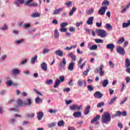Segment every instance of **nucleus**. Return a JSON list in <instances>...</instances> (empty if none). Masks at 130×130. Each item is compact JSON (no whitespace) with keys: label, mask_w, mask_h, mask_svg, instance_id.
I'll list each match as a JSON object with an SVG mask.
<instances>
[{"label":"nucleus","mask_w":130,"mask_h":130,"mask_svg":"<svg viewBox=\"0 0 130 130\" xmlns=\"http://www.w3.org/2000/svg\"><path fill=\"white\" fill-rule=\"evenodd\" d=\"M73 115L74 117H75V118H78L82 116V112H81V111L75 112Z\"/></svg>","instance_id":"nucleus-11"},{"label":"nucleus","mask_w":130,"mask_h":130,"mask_svg":"<svg viewBox=\"0 0 130 130\" xmlns=\"http://www.w3.org/2000/svg\"><path fill=\"white\" fill-rule=\"evenodd\" d=\"M71 110H81L82 109V105L79 106L76 105H73L72 106L70 107Z\"/></svg>","instance_id":"nucleus-8"},{"label":"nucleus","mask_w":130,"mask_h":130,"mask_svg":"<svg viewBox=\"0 0 130 130\" xmlns=\"http://www.w3.org/2000/svg\"><path fill=\"white\" fill-rule=\"evenodd\" d=\"M17 34V30L16 29H13L12 30V36L14 37V35Z\"/></svg>","instance_id":"nucleus-64"},{"label":"nucleus","mask_w":130,"mask_h":130,"mask_svg":"<svg viewBox=\"0 0 130 130\" xmlns=\"http://www.w3.org/2000/svg\"><path fill=\"white\" fill-rule=\"evenodd\" d=\"M50 50L49 49L44 48L43 51V53L44 54H45V53H47V52H49Z\"/></svg>","instance_id":"nucleus-55"},{"label":"nucleus","mask_w":130,"mask_h":130,"mask_svg":"<svg viewBox=\"0 0 130 130\" xmlns=\"http://www.w3.org/2000/svg\"><path fill=\"white\" fill-rule=\"evenodd\" d=\"M127 101V98H124V100H122V101L120 102V105H122V104H123L124 103H125V102H126Z\"/></svg>","instance_id":"nucleus-54"},{"label":"nucleus","mask_w":130,"mask_h":130,"mask_svg":"<svg viewBox=\"0 0 130 130\" xmlns=\"http://www.w3.org/2000/svg\"><path fill=\"white\" fill-rule=\"evenodd\" d=\"M124 38H121L118 41V44H122L123 42L124 41Z\"/></svg>","instance_id":"nucleus-42"},{"label":"nucleus","mask_w":130,"mask_h":130,"mask_svg":"<svg viewBox=\"0 0 130 130\" xmlns=\"http://www.w3.org/2000/svg\"><path fill=\"white\" fill-rule=\"evenodd\" d=\"M6 84H7V86H8V87H10V86H11V85H13V82L12 81V80H9L8 81H7Z\"/></svg>","instance_id":"nucleus-52"},{"label":"nucleus","mask_w":130,"mask_h":130,"mask_svg":"<svg viewBox=\"0 0 130 130\" xmlns=\"http://www.w3.org/2000/svg\"><path fill=\"white\" fill-rule=\"evenodd\" d=\"M54 38H58L59 37V32H58V30L57 29H55L54 30Z\"/></svg>","instance_id":"nucleus-27"},{"label":"nucleus","mask_w":130,"mask_h":130,"mask_svg":"<svg viewBox=\"0 0 130 130\" xmlns=\"http://www.w3.org/2000/svg\"><path fill=\"white\" fill-rule=\"evenodd\" d=\"M84 83L86 84V82H85V81H82L81 80H79L77 82V85L78 87H83V86L84 85Z\"/></svg>","instance_id":"nucleus-21"},{"label":"nucleus","mask_w":130,"mask_h":130,"mask_svg":"<svg viewBox=\"0 0 130 130\" xmlns=\"http://www.w3.org/2000/svg\"><path fill=\"white\" fill-rule=\"evenodd\" d=\"M43 113L42 112H39L37 114L38 119V120H41L43 118Z\"/></svg>","instance_id":"nucleus-17"},{"label":"nucleus","mask_w":130,"mask_h":130,"mask_svg":"<svg viewBox=\"0 0 130 130\" xmlns=\"http://www.w3.org/2000/svg\"><path fill=\"white\" fill-rule=\"evenodd\" d=\"M17 107L20 106H27V103L23 102V100L21 99H18L17 102Z\"/></svg>","instance_id":"nucleus-5"},{"label":"nucleus","mask_w":130,"mask_h":130,"mask_svg":"<svg viewBox=\"0 0 130 130\" xmlns=\"http://www.w3.org/2000/svg\"><path fill=\"white\" fill-rule=\"evenodd\" d=\"M68 56L69 57H71V58H72L73 60H74V61H76V60H77V56L74 55V53H73V52H71L70 54H69Z\"/></svg>","instance_id":"nucleus-16"},{"label":"nucleus","mask_w":130,"mask_h":130,"mask_svg":"<svg viewBox=\"0 0 130 130\" xmlns=\"http://www.w3.org/2000/svg\"><path fill=\"white\" fill-rule=\"evenodd\" d=\"M58 126H62L64 125V121L63 120H61L57 123Z\"/></svg>","instance_id":"nucleus-40"},{"label":"nucleus","mask_w":130,"mask_h":130,"mask_svg":"<svg viewBox=\"0 0 130 130\" xmlns=\"http://www.w3.org/2000/svg\"><path fill=\"white\" fill-rule=\"evenodd\" d=\"M74 67H75V63L71 62L68 67V70L69 71H73L74 70Z\"/></svg>","instance_id":"nucleus-26"},{"label":"nucleus","mask_w":130,"mask_h":130,"mask_svg":"<svg viewBox=\"0 0 130 130\" xmlns=\"http://www.w3.org/2000/svg\"><path fill=\"white\" fill-rule=\"evenodd\" d=\"M83 21H81L80 22H77L76 24V27H80V26H81V25H82L83 24Z\"/></svg>","instance_id":"nucleus-60"},{"label":"nucleus","mask_w":130,"mask_h":130,"mask_svg":"<svg viewBox=\"0 0 130 130\" xmlns=\"http://www.w3.org/2000/svg\"><path fill=\"white\" fill-rule=\"evenodd\" d=\"M63 10V8H59L58 9H55L53 13V15H58L59 13H61V12H62Z\"/></svg>","instance_id":"nucleus-14"},{"label":"nucleus","mask_w":130,"mask_h":130,"mask_svg":"<svg viewBox=\"0 0 130 130\" xmlns=\"http://www.w3.org/2000/svg\"><path fill=\"white\" fill-rule=\"evenodd\" d=\"M59 79H56V82L55 83V85H54V88H56L59 86V84H60V82H64V76H61L59 77Z\"/></svg>","instance_id":"nucleus-3"},{"label":"nucleus","mask_w":130,"mask_h":130,"mask_svg":"<svg viewBox=\"0 0 130 130\" xmlns=\"http://www.w3.org/2000/svg\"><path fill=\"white\" fill-rule=\"evenodd\" d=\"M87 89L88 91H93L94 90V87L92 86V85H89L87 86Z\"/></svg>","instance_id":"nucleus-48"},{"label":"nucleus","mask_w":130,"mask_h":130,"mask_svg":"<svg viewBox=\"0 0 130 130\" xmlns=\"http://www.w3.org/2000/svg\"><path fill=\"white\" fill-rule=\"evenodd\" d=\"M35 116V113H31L30 114H28L26 115V117L27 118H31V117H34Z\"/></svg>","instance_id":"nucleus-37"},{"label":"nucleus","mask_w":130,"mask_h":130,"mask_svg":"<svg viewBox=\"0 0 130 130\" xmlns=\"http://www.w3.org/2000/svg\"><path fill=\"white\" fill-rule=\"evenodd\" d=\"M116 99H117V97L116 96L113 98L109 103V105H112V104L114 103V102L115 101V100H116Z\"/></svg>","instance_id":"nucleus-31"},{"label":"nucleus","mask_w":130,"mask_h":130,"mask_svg":"<svg viewBox=\"0 0 130 130\" xmlns=\"http://www.w3.org/2000/svg\"><path fill=\"white\" fill-rule=\"evenodd\" d=\"M90 50H96L97 48H98V47L96 45H93L91 47H88Z\"/></svg>","instance_id":"nucleus-34"},{"label":"nucleus","mask_w":130,"mask_h":130,"mask_svg":"<svg viewBox=\"0 0 130 130\" xmlns=\"http://www.w3.org/2000/svg\"><path fill=\"white\" fill-rule=\"evenodd\" d=\"M130 26V20H128L127 23L123 22L122 24V27L123 28H127V27H129Z\"/></svg>","instance_id":"nucleus-24"},{"label":"nucleus","mask_w":130,"mask_h":130,"mask_svg":"<svg viewBox=\"0 0 130 130\" xmlns=\"http://www.w3.org/2000/svg\"><path fill=\"white\" fill-rule=\"evenodd\" d=\"M106 27L108 30H109V29H112V26L109 23H107L106 25Z\"/></svg>","instance_id":"nucleus-50"},{"label":"nucleus","mask_w":130,"mask_h":130,"mask_svg":"<svg viewBox=\"0 0 130 130\" xmlns=\"http://www.w3.org/2000/svg\"><path fill=\"white\" fill-rule=\"evenodd\" d=\"M108 83H109V81H108V79L107 80H104L103 82V87H106L107 85H108Z\"/></svg>","instance_id":"nucleus-36"},{"label":"nucleus","mask_w":130,"mask_h":130,"mask_svg":"<svg viewBox=\"0 0 130 130\" xmlns=\"http://www.w3.org/2000/svg\"><path fill=\"white\" fill-rule=\"evenodd\" d=\"M94 96L95 98H98V99H101L102 97H103V94L100 92V91H96L94 93Z\"/></svg>","instance_id":"nucleus-10"},{"label":"nucleus","mask_w":130,"mask_h":130,"mask_svg":"<svg viewBox=\"0 0 130 130\" xmlns=\"http://www.w3.org/2000/svg\"><path fill=\"white\" fill-rule=\"evenodd\" d=\"M110 120H111L110 113L108 112L104 113L102 116L103 123H107V122H109Z\"/></svg>","instance_id":"nucleus-1"},{"label":"nucleus","mask_w":130,"mask_h":130,"mask_svg":"<svg viewBox=\"0 0 130 130\" xmlns=\"http://www.w3.org/2000/svg\"><path fill=\"white\" fill-rule=\"evenodd\" d=\"M90 109H91V106H87L84 111L85 115H88L90 113Z\"/></svg>","instance_id":"nucleus-20"},{"label":"nucleus","mask_w":130,"mask_h":130,"mask_svg":"<svg viewBox=\"0 0 130 130\" xmlns=\"http://www.w3.org/2000/svg\"><path fill=\"white\" fill-rule=\"evenodd\" d=\"M30 17L32 18H38V17H40V13L38 12L33 13L31 14Z\"/></svg>","instance_id":"nucleus-22"},{"label":"nucleus","mask_w":130,"mask_h":130,"mask_svg":"<svg viewBox=\"0 0 130 130\" xmlns=\"http://www.w3.org/2000/svg\"><path fill=\"white\" fill-rule=\"evenodd\" d=\"M130 66V60L129 59H126L125 61V68L127 69Z\"/></svg>","instance_id":"nucleus-23"},{"label":"nucleus","mask_w":130,"mask_h":130,"mask_svg":"<svg viewBox=\"0 0 130 130\" xmlns=\"http://www.w3.org/2000/svg\"><path fill=\"white\" fill-rule=\"evenodd\" d=\"M41 69L43 70V71H47V64H46L45 62H43L41 64Z\"/></svg>","instance_id":"nucleus-19"},{"label":"nucleus","mask_w":130,"mask_h":130,"mask_svg":"<svg viewBox=\"0 0 130 130\" xmlns=\"http://www.w3.org/2000/svg\"><path fill=\"white\" fill-rule=\"evenodd\" d=\"M7 56H8L7 55V54L4 55L3 56H2L1 57V60H5V59H6V58H7Z\"/></svg>","instance_id":"nucleus-63"},{"label":"nucleus","mask_w":130,"mask_h":130,"mask_svg":"<svg viewBox=\"0 0 130 130\" xmlns=\"http://www.w3.org/2000/svg\"><path fill=\"white\" fill-rule=\"evenodd\" d=\"M26 101H27L26 105H27V106H31V105H32V101L31 99L27 98Z\"/></svg>","instance_id":"nucleus-29"},{"label":"nucleus","mask_w":130,"mask_h":130,"mask_svg":"<svg viewBox=\"0 0 130 130\" xmlns=\"http://www.w3.org/2000/svg\"><path fill=\"white\" fill-rule=\"evenodd\" d=\"M106 48H108V49H110L111 51H113L114 45H113V44H108L106 46Z\"/></svg>","instance_id":"nucleus-15"},{"label":"nucleus","mask_w":130,"mask_h":130,"mask_svg":"<svg viewBox=\"0 0 130 130\" xmlns=\"http://www.w3.org/2000/svg\"><path fill=\"white\" fill-rule=\"evenodd\" d=\"M34 91H35V92H36V93H37V94H38V95H40V96H43L42 93H41V92H40L38 90H37V89H34Z\"/></svg>","instance_id":"nucleus-56"},{"label":"nucleus","mask_w":130,"mask_h":130,"mask_svg":"<svg viewBox=\"0 0 130 130\" xmlns=\"http://www.w3.org/2000/svg\"><path fill=\"white\" fill-rule=\"evenodd\" d=\"M55 54L58 56H63V52L61 51L60 50H57L55 52Z\"/></svg>","instance_id":"nucleus-18"},{"label":"nucleus","mask_w":130,"mask_h":130,"mask_svg":"<svg viewBox=\"0 0 130 130\" xmlns=\"http://www.w3.org/2000/svg\"><path fill=\"white\" fill-rule=\"evenodd\" d=\"M11 74L12 76H17V68L12 70Z\"/></svg>","instance_id":"nucleus-35"},{"label":"nucleus","mask_w":130,"mask_h":130,"mask_svg":"<svg viewBox=\"0 0 130 130\" xmlns=\"http://www.w3.org/2000/svg\"><path fill=\"white\" fill-rule=\"evenodd\" d=\"M49 112H50L51 114H52L53 113H56V112H57V110H53L52 109H51L49 111Z\"/></svg>","instance_id":"nucleus-49"},{"label":"nucleus","mask_w":130,"mask_h":130,"mask_svg":"<svg viewBox=\"0 0 130 130\" xmlns=\"http://www.w3.org/2000/svg\"><path fill=\"white\" fill-rule=\"evenodd\" d=\"M56 125V123L55 122H52L50 124L48 125V127L50 128V127H52V126H55Z\"/></svg>","instance_id":"nucleus-51"},{"label":"nucleus","mask_w":130,"mask_h":130,"mask_svg":"<svg viewBox=\"0 0 130 130\" xmlns=\"http://www.w3.org/2000/svg\"><path fill=\"white\" fill-rule=\"evenodd\" d=\"M100 119V116L99 115H97L91 121V123H94L95 121H96L95 123V125L99 124V122L97 121V120H99Z\"/></svg>","instance_id":"nucleus-9"},{"label":"nucleus","mask_w":130,"mask_h":130,"mask_svg":"<svg viewBox=\"0 0 130 130\" xmlns=\"http://www.w3.org/2000/svg\"><path fill=\"white\" fill-rule=\"evenodd\" d=\"M89 72H90V67H88V69L83 72V75L84 76H87L88 73H89Z\"/></svg>","instance_id":"nucleus-44"},{"label":"nucleus","mask_w":130,"mask_h":130,"mask_svg":"<svg viewBox=\"0 0 130 130\" xmlns=\"http://www.w3.org/2000/svg\"><path fill=\"white\" fill-rule=\"evenodd\" d=\"M25 3V0H17V7H19L20 5Z\"/></svg>","instance_id":"nucleus-32"},{"label":"nucleus","mask_w":130,"mask_h":130,"mask_svg":"<svg viewBox=\"0 0 130 130\" xmlns=\"http://www.w3.org/2000/svg\"><path fill=\"white\" fill-rule=\"evenodd\" d=\"M102 6H105L106 7V6H109V1H106L102 3Z\"/></svg>","instance_id":"nucleus-46"},{"label":"nucleus","mask_w":130,"mask_h":130,"mask_svg":"<svg viewBox=\"0 0 130 130\" xmlns=\"http://www.w3.org/2000/svg\"><path fill=\"white\" fill-rule=\"evenodd\" d=\"M24 28H30L31 27V25L28 23H25L23 25Z\"/></svg>","instance_id":"nucleus-57"},{"label":"nucleus","mask_w":130,"mask_h":130,"mask_svg":"<svg viewBox=\"0 0 130 130\" xmlns=\"http://www.w3.org/2000/svg\"><path fill=\"white\" fill-rule=\"evenodd\" d=\"M42 101H43V100L42 99H40L39 96H37L35 99L36 103H42Z\"/></svg>","instance_id":"nucleus-33"},{"label":"nucleus","mask_w":130,"mask_h":130,"mask_svg":"<svg viewBox=\"0 0 130 130\" xmlns=\"http://www.w3.org/2000/svg\"><path fill=\"white\" fill-rule=\"evenodd\" d=\"M23 42H24V39H21L17 41V44H20L21 43H23Z\"/></svg>","instance_id":"nucleus-58"},{"label":"nucleus","mask_w":130,"mask_h":130,"mask_svg":"<svg viewBox=\"0 0 130 130\" xmlns=\"http://www.w3.org/2000/svg\"><path fill=\"white\" fill-rule=\"evenodd\" d=\"M68 25H69V23H68V22H62L60 23V27L64 28L65 27H67Z\"/></svg>","instance_id":"nucleus-38"},{"label":"nucleus","mask_w":130,"mask_h":130,"mask_svg":"<svg viewBox=\"0 0 130 130\" xmlns=\"http://www.w3.org/2000/svg\"><path fill=\"white\" fill-rule=\"evenodd\" d=\"M16 119H17V114L14 115V117L10 120V122L12 124H14L16 122Z\"/></svg>","instance_id":"nucleus-30"},{"label":"nucleus","mask_w":130,"mask_h":130,"mask_svg":"<svg viewBox=\"0 0 130 130\" xmlns=\"http://www.w3.org/2000/svg\"><path fill=\"white\" fill-rule=\"evenodd\" d=\"M38 58V56L37 55L32 57L30 60L31 63H32V64L35 63V62L36 61V60H37Z\"/></svg>","instance_id":"nucleus-28"},{"label":"nucleus","mask_w":130,"mask_h":130,"mask_svg":"<svg viewBox=\"0 0 130 130\" xmlns=\"http://www.w3.org/2000/svg\"><path fill=\"white\" fill-rule=\"evenodd\" d=\"M1 30H3V31H6L7 29H8V26L6 24H5L4 26L0 28Z\"/></svg>","instance_id":"nucleus-53"},{"label":"nucleus","mask_w":130,"mask_h":130,"mask_svg":"<svg viewBox=\"0 0 130 130\" xmlns=\"http://www.w3.org/2000/svg\"><path fill=\"white\" fill-rule=\"evenodd\" d=\"M68 31V29L66 27H60V32L63 33L64 32H67Z\"/></svg>","instance_id":"nucleus-43"},{"label":"nucleus","mask_w":130,"mask_h":130,"mask_svg":"<svg viewBox=\"0 0 130 130\" xmlns=\"http://www.w3.org/2000/svg\"><path fill=\"white\" fill-rule=\"evenodd\" d=\"M33 0H28L24 2V6H29V7H38V4L32 3Z\"/></svg>","instance_id":"nucleus-4"},{"label":"nucleus","mask_w":130,"mask_h":130,"mask_svg":"<svg viewBox=\"0 0 130 130\" xmlns=\"http://www.w3.org/2000/svg\"><path fill=\"white\" fill-rule=\"evenodd\" d=\"M109 66L110 67V68H114V64H113L111 61L109 62Z\"/></svg>","instance_id":"nucleus-61"},{"label":"nucleus","mask_w":130,"mask_h":130,"mask_svg":"<svg viewBox=\"0 0 130 130\" xmlns=\"http://www.w3.org/2000/svg\"><path fill=\"white\" fill-rule=\"evenodd\" d=\"M94 41L96 43H103V40L95 39H94Z\"/></svg>","instance_id":"nucleus-47"},{"label":"nucleus","mask_w":130,"mask_h":130,"mask_svg":"<svg viewBox=\"0 0 130 130\" xmlns=\"http://www.w3.org/2000/svg\"><path fill=\"white\" fill-rule=\"evenodd\" d=\"M95 32L98 33V35L101 38H104L106 37V36L107 35V32H106V31L103 29H96L95 30Z\"/></svg>","instance_id":"nucleus-2"},{"label":"nucleus","mask_w":130,"mask_h":130,"mask_svg":"<svg viewBox=\"0 0 130 130\" xmlns=\"http://www.w3.org/2000/svg\"><path fill=\"white\" fill-rule=\"evenodd\" d=\"M15 103V99H12L11 100H10L8 101L9 104H13V103Z\"/></svg>","instance_id":"nucleus-59"},{"label":"nucleus","mask_w":130,"mask_h":130,"mask_svg":"<svg viewBox=\"0 0 130 130\" xmlns=\"http://www.w3.org/2000/svg\"><path fill=\"white\" fill-rule=\"evenodd\" d=\"M103 106H104V103H103V102H100V103H99V104H98V105H97V106H96V107H97L98 108H99L102 107H103Z\"/></svg>","instance_id":"nucleus-45"},{"label":"nucleus","mask_w":130,"mask_h":130,"mask_svg":"<svg viewBox=\"0 0 130 130\" xmlns=\"http://www.w3.org/2000/svg\"><path fill=\"white\" fill-rule=\"evenodd\" d=\"M94 20V17H90L88 18V20H87V25H93V21Z\"/></svg>","instance_id":"nucleus-12"},{"label":"nucleus","mask_w":130,"mask_h":130,"mask_svg":"<svg viewBox=\"0 0 130 130\" xmlns=\"http://www.w3.org/2000/svg\"><path fill=\"white\" fill-rule=\"evenodd\" d=\"M99 71L100 72V76L101 77H102V76L104 75V71H103V64L101 65Z\"/></svg>","instance_id":"nucleus-13"},{"label":"nucleus","mask_w":130,"mask_h":130,"mask_svg":"<svg viewBox=\"0 0 130 130\" xmlns=\"http://www.w3.org/2000/svg\"><path fill=\"white\" fill-rule=\"evenodd\" d=\"M116 51L118 53H119V54H122V55H124V54H125V51H124V49L121 47H118Z\"/></svg>","instance_id":"nucleus-7"},{"label":"nucleus","mask_w":130,"mask_h":130,"mask_svg":"<svg viewBox=\"0 0 130 130\" xmlns=\"http://www.w3.org/2000/svg\"><path fill=\"white\" fill-rule=\"evenodd\" d=\"M108 9V8L107 7V6L102 7L98 12L99 15H101V16H103V15L105 14V12H106V10H107Z\"/></svg>","instance_id":"nucleus-6"},{"label":"nucleus","mask_w":130,"mask_h":130,"mask_svg":"<svg viewBox=\"0 0 130 130\" xmlns=\"http://www.w3.org/2000/svg\"><path fill=\"white\" fill-rule=\"evenodd\" d=\"M94 12V9L93 8H91L90 10H87L86 11V13L87 15H91V14H93Z\"/></svg>","instance_id":"nucleus-39"},{"label":"nucleus","mask_w":130,"mask_h":130,"mask_svg":"<svg viewBox=\"0 0 130 130\" xmlns=\"http://www.w3.org/2000/svg\"><path fill=\"white\" fill-rule=\"evenodd\" d=\"M122 114V113L121 111H118L116 112V114L112 116V118H114V117H116V116H120Z\"/></svg>","instance_id":"nucleus-25"},{"label":"nucleus","mask_w":130,"mask_h":130,"mask_svg":"<svg viewBox=\"0 0 130 130\" xmlns=\"http://www.w3.org/2000/svg\"><path fill=\"white\" fill-rule=\"evenodd\" d=\"M62 64L64 66H66L67 64V60H66V58H63L62 61Z\"/></svg>","instance_id":"nucleus-62"},{"label":"nucleus","mask_w":130,"mask_h":130,"mask_svg":"<svg viewBox=\"0 0 130 130\" xmlns=\"http://www.w3.org/2000/svg\"><path fill=\"white\" fill-rule=\"evenodd\" d=\"M53 83V80H52V79H50L46 81V85H51Z\"/></svg>","instance_id":"nucleus-41"}]
</instances>
